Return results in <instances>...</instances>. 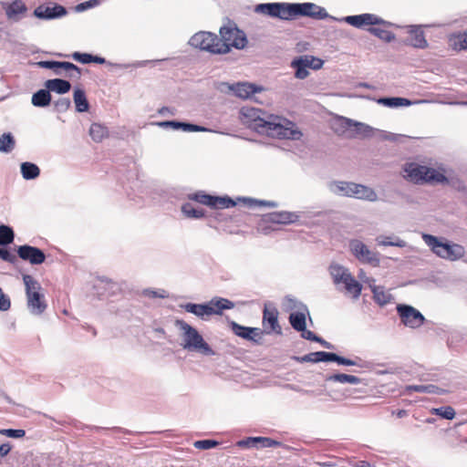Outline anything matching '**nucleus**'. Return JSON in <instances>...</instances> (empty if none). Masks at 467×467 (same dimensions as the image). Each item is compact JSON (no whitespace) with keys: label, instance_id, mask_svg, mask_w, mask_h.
I'll return each mask as SVG.
<instances>
[{"label":"nucleus","instance_id":"1","mask_svg":"<svg viewBox=\"0 0 467 467\" xmlns=\"http://www.w3.org/2000/svg\"><path fill=\"white\" fill-rule=\"evenodd\" d=\"M317 6L311 3L304 4H287V3H269L260 4L255 6V12L261 13L272 17L281 19H294L302 16L314 15V9Z\"/></svg>","mask_w":467,"mask_h":467},{"label":"nucleus","instance_id":"2","mask_svg":"<svg viewBox=\"0 0 467 467\" xmlns=\"http://www.w3.org/2000/svg\"><path fill=\"white\" fill-rule=\"evenodd\" d=\"M403 171L404 177L414 183L443 184L449 182L442 172L415 162L406 163Z\"/></svg>","mask_w":467,"mask_h":467},{"label":"nucleus","instance_id":"3","mask_svg":"<svg viewBox=\"0 0 467 467\" xmlns=\"http://www.w3.org/2000/svg\"><path fill=\"white\" fill-rule=\"evenodd\" d=\"M262 135L277 139L296 140L301 136V132L292 121L279 116L269 115L265 123V128L262 130Z\"/></svg>","mask_w":467,"mask_h":467},{"label":"nucleus","instance_id":"4","mask_svg":"<svg viewBox=\"0 0 467 467\" xmlns=\"http://www.w3.org/2000/svg\"><path fill=\"white\" fill-rule=\"evenodd\" d=\"M182 307L185 311L206 320L213 315H222L223 310L234 308V304L229 299L219 297L212 299L207 304L187 303Z\"/></svg>","mask_w":467,"mask_h":467},{"label":"nucleus","instance_id":"5","mask_svg":"<svg viewBox=\"0 0 467 467\" xmlns=\"http://www.w3.org/2000/svg\"><path fill=\"white\" fill-rule=\"evenodd\" d=\"M176 326L183 332V348L189 350H194L205 355L213 353L212 348L204 341L196 328L192 327L183 320H177Z\"/></svg>","mask_w":467,"mask_h":467},{"label":"nucleus","instance_id":"6","mask_svg":"<svg viewBox=\"0 0 467 467\" xmlns=\"http://www.w3.org/2000/svg\"><path fill=\"white\" fill-rule=\"evenodd\" d=\"M189 44L200 50L207 51L211 54H227V47L220 42V38L217 35L200 31L194 34L189 41Z\"/></svg>","mask_w":467,"mask_h":467},{"label":"nucleus","instance_id":"7","mask_svg":"<svg viewBox=\"0 0 467 467\" xmlns=\"http://www.w3.org/2000/svg\"><path fill=\"white\" fill-rule=\"evenodd\" d=\"M23 281L26 285L27 306L29 310L35 315H41L46 310L47 304L44 295L40 293V285L29 275H24Z\"/></svg>","mask_w":467,"mask_h":467},{"label":"nucleus","instance_id":"8","mask_svg":"<svg viewBox=\"0 0 467 467\" xmlns=\"http://www.w3.org/2000/svg\"><path fill=\"white\" fill-rule=\"evenodd\" d=\"M265 112L252 107H243L240 110V119L244 125L262 134L267 120Z\"/></svg>","mask_w":467,"mask_h":467},{"label":"nucleus","instance_id":"9","mask_svg":"<svg viewBox=\"0 0 467 467\" xmlns=\"http://www.w3.org/2000/svg\"><path fill=\"white\" fill-rule=\"evenodd\" d=\"M220 42L227 47L228 53L232 47L243 49L247 45L245 34L236 26H223L220 28Z\"/></svg>","mask_w":467,"mask_h":467},{"label":"nucleus","instance_id":"10","mask_svg":"<svg viewBox=\"0 0 467 467\" xmlns=\"http://www.w3.org/2000/svg\"><path fill=\"white\" fill-rule=\"evenodd\" d=\"M330 127L339 136L353 138L362 133L364 125L345 117H335L330 120Z\"/></svg>","mask_w":467,"mask_h":467},{"label":"nucleus","instance_id":"11","mask_svg":"<svg viewBox=\"0 0 467 467\" xmlns=\"http://www.w3.org/2000/svg\"><path fill=\"white\" fill-rule=\"evenodd\" d=\"M279 312L273 304H265L263 310V335L282 334V327L278 321Z\"/></svg>","mask_w":467,"mask_h":467},{"label":"nucleus","instance_id":"12","mask_svg":"<svg viewBox=\"0 0 467 467\" xmlns=\"http://www.w3.org/2000/svg\"><path fill=\"white\" fill-rule=\"evenodd\" d=\"M190 199L214 209L230 208L235 206L236 204V202L230 197L213 196L205 193L204 192H197L193 194H191Z\"/></svg>","mask_w":467,"mask_h":467},{"label":"nucleus","instance_id":"13","mask_svg":"<svg viewBox=\"0 0 467 467\" xmlns=\"http://www.w3.org/2000/svg\"><path fill=\"white\" fill-rule=\"evenodd\" d=\"M338 190L343 192L344 195L349 197H355L358 199H364L368 201H375L377 194L375 192L364 185L357 184L354 182H340L337 186Z\"/></svg>","mask_w":467,"mask_h":467},{"label":"nucleus","instance_id":"14","mask_svg":"<svg viewBox=\"0 0 467 467\" xmlns=\"http://www.w3.org/2000/svg\"><path fill=\"white\" fill-rule=\"evenodd\" d=\"M349 248L354 256L360 262L378 265L379 258L378 254L370 251L368 246L359 240H352L349 243Z\"/></svg>","mask_w":467,"mask_h":467},{"label":"nucleus","instance_id":"15","mask_svg":"<svg viewBox=\"0 0 467 467\" xmlns=\"http://www.w3.org/2000/svg\"><path fill=\"white\" fill-rule=\"evenodd\" d=\"M397 311L400 315L401 322L407 327L417 328L424 323V317L413 306L399 305L397 306Z\"/></svg>","mask_w":467,"mask_h":467},{"label":"nucleus","instance_id":"16","mask_svg":"<svg viewBox=\"0 0 467 467\" xmlns=\"http://www.w3.org/2000/svg\"><path fill=\"white\" fill-rule=\"evenodd\" d=\"M291 66L296 69V77L303 79L308 75L307 68L317 69L321 67V59L311 56H303L293 60Z\"/></svg>","mask_w":467,"mask_h":467},{"label":"nucleus","instance_id":"17","mask_svg":"<svg viewBox=\"0 0 467 467\" xmlns=\"http://www.w3.org/2000/svg\"><path fill=\"white\" fill-rule=\"evenodd\" d=\"M230 327L236 336L255 344H261L263 337V331L261 328L244 327L234 321L230 323Z\"/></svg>","mask_w":467,"mask_h":467},{"label":"nucleus","instance_id":"18","mask_svg":"<svg viewBox=\"0 0 467 467\" xmlns=\"http://www.w3.org/2000/svg\"><path fill=\"white\" fill-rule=\"evenodd\" d=\"M18 256L32 265H40L45 262L46 255L42 250L37 247L24 244L17 249Z\"/></svg>","mask_w":467,"mask_h":467},{"label":"nucleus","instance_id":"19","mask_svg":"<svg viewBox=\"0 0 467 467\" xmlns=\"http://www.w3.org/2000/svg\"><path fill=\"white\" fill-rule=\"evenodd\" d=\"M37 65L43 68L54 69L56 74H60L59 69H64L68 72L69 77H80V69L78 67L71 62L60 61H39Z\"/></svg>","mask_w":467,"mask_h":467},{"label":"nucleus","instance_id":"20","mask_svg":"<svg viewBox=\"0 0 467 467\" xmlns=\"http://www.w3.org/2000/svg\"><path fill=\"white\" fill-rule=\"evenodd\" d=\"M66 14V8L57 4L52 6L41 5L34 10V16L40 19H54Z\"/></svg>","mask_w":467,"mask_h":467},{"label":"nucleus","instance_id":"21","mask_svg":"<svg viewBox=\"0 0 467 467\" xmlns=\"http://www.w3.org/2000/svg\"><path fill=\"white\" fill-rule=\"evenodd\" d=\"M3 9L9 20L18 21L26 13L27 7L22 0H14L11 3H3Z\"/></svg>","mask_w":467,"mask_h":467},{"label":"nucleus","instance_id":"22","mask_svg":"<svg viewBox=\"0 0 467 467\" xmlns=\"http://www.w3.org/2000/svg\"><path fill=\"white\" fill-rule=\"evenodd\" d=\"M345 21L352 26L361 28L365 26H375L379 25L381 20L375 15L372 14H362L358 16H348L345 18Z\"/></svg>","mask_w":467,"mask_h":467},{"label":"nucleus","instance_id":"23","mask_svg":"<svg viewBox=\"0 0 467 467\" xmlns=\"http://www.w3.org/2000/svg\"><path fill=\"white\" fill-rule=\"evenodd\" d=\"M298 220V215L290 212H275L265 215V221L273 224H290Z\"/></svg>","mask_w":467,"mask_h":467},{"label":"nucleus","instance_id":"24","mask_svg":"<svg viewBox=\"0 0 467 467\" xmlns=\"http://www.w3.org/2000/svg\"><path fill=\"white\" fill-rule=\"evenodd\" d=\"M422 238L436 255L446 259L448 254V243H443L431 234H423Z\"/></svg>","mask_w":467,"mask_h":467},{"label":"nucleus","instance_id":"25","mask_svg":"<svg viewBox=\"0 0 467 467\" xmlns=\"http://www.w3.org/2000/svg\"><path fill=\"white\" fill-rule=\"evenodd\" d=\"M340 285H342L346 292L351 295L354 298L359 297L362 285L348 271L340 279Z\"/></svg>","mask_w":467,"mask_h":467},{"label":"nucleus","instance_id":"26","mask_svg":"<svg viewBox=\"0 0 467 467\" xmlns=\"http://www.w3.org/2000/svg\"><path fill=\"white\" fill-rule=\"evenodd\" d=\"M448 45L456 52L467 50V32L460 31L449 35Z\"/></svg>","mask_w":467,"mask_h":467},{"label":"nucleus","instance_id":"27","mask_svg":"<svg viewBox=\"0 0 467 467\" xmlns=\"http://www.w3.org/2000/svg\"><path fill=\"white\" fill-rule=\"evenodd\" d=\"M278 442L265 437H253L238 441L240 447H261L267 448L277 445Z\"/></svg>","mask_w":467,"mask_h":467},{"label":"nucleus","instance_id":"28","mask_svg":"<svg viewBox=\"0 0 467 467\" xmlns=\"http://www.w3.org/2000/svg\"><path fill=\"white\" fill-rule=\"evenodd\" d=\"M231 89L234 92V94L242 99H247L251 95L261 90L260 88L256 87L254 84H250L247 82L244 83H237L232 86Z\"/></svg>","mask_w":467,"mask_h":467},{"label":"nucleus","instance_id":"29","mask_svg":"<svg viewBox=\"0 0 467 467\" xmlns=\"http://www.w3.org/2000/svg\"><path fill=\"white\" fill-rule=\"evenodd\" d=\"M45 86L49 91H54L58 94H65L68 92L71 88L68 81L60 78L49 79L46 82Z\"/></svg>","mask_w":467,"mask_h":467},{"label":"nucleus","instance_id":"30","mask_svg":"<svg viewBox=\"0 0 467 467\" xmlns=\"http://www.w3.org/2000/svg\"><path fill=\"white\" fill-rule=\"evenodd\" d=\"M369 287L371 288V291L373 293L374 300L380 306L387 305L391 301V294L389 291L385 290L383 286H378L375 285L374 284H370Z\"/></svg>","mask_w":467,"mask_h":467},{"label":"nucleus","instance_id":"31","mask_svg":"<svg viewBox=\"0 0 467 467\" xmlns=\"http://www.w3.org/2000/svg\"><path fill=\"white\" fill-rule=\"evenodd\" d=\"M76 109L78 112H86L88 110L89 105L86 98L84 90L77 88L74 90L73 95Z\"/></svg>","mask_w":467,"mask_h":467},{"label":"nucleus","instance_id":"32","mask_svg":"<svg viewBox=\"0 0 467 467\" xmlns=\"http://www.w3.org/2000/svg\"><path fill=\"white\" fill-rule=\"evenodd\" d=\"M50 101L51 95L48 89H40L32 96V104L36 107H47Z\"/></svg>","mask_w":467,"mask_h":467},{"label":"nucleus","instance_id":"33","mask_svg":"<svg viewBox=\"0 0 467 467\" xmlns=\"http://www.w3.org/2000/svg\"><path fill=\"white\" fill-rule=\"evenodd\" d=\"M89 135L92 140L96 142L102 141L105 138L108 137L109 131L108 129L99 123L91 124L89 128Z\"/></svg>","mask_w":467,"mask_h":467},{"label":"nucleus","instance_id":"34","mask_svg":"<svg viewBox=\"0 0 467 467\" xmlns=\"http://www.w3.org/2000/svg\"><path fill=\"white\" fill-rule=\"evenodd\" d=\"M21 172L26 180H32L38 177L40 173L39 168L31 162H24L21 164Z\"/></svg>","mask_w":467,"mask_h":467},{"label":"nucleus","instance_id":"35","mask_svg":"<svg viewBox=\"0 0 467 467\" xmlns=\"http://www.w3.org/2000/svg\"><path fill=\"white\" fill-rule=\"evenodd\" d=\"M337 362L339 365L344 366H355L357 363L349 358L340 357L335 353L324 352L323 351V362Z\"/></svg>","mask_w":467,"mask_h":467},{"label":"nucleus","instance_id":"36","mask_svg":"<svg viewBox=\"0 0 467 467\" xmlns=\"http://www.w3.org/2000/svg\"><path fill=\"white\" fill-rule=\"evenodd\" d=\"M378 102L389 108L410 106L411 104L410 100L403 98H381Z\"/></svg>","mask_w":467,"mask_h":467},{"label":"nucleus","instance_id":"37","mask_svg":"<svg viewBox=\"0 0 467 467\" xmlns=\"http://www.w3.org/2000/svg\"><path fill=\"white\" fill-rule=\"evenodd\" d=\"M289 322L296 330H303L306 327V315L303 312H293L289 316Z\"/></svg>","mask_w":467,"mask_h":467},{"label":"nucleus","instance_id":"38","mask_svg":"<svg viewBox=\"0 0 467 467\" xmlns=\"http://www.w3.org/2000/svg\"><path fill=\"white\" fill-rule=\"evenodd\" d=\"M410 43L413 47L418 48H425L428 46L427 40L425 39L424 33L420 30L410 31Z\"/></svg>","mask_w":467,"mask_h":467},{"label":"nucleus","instance_id":"39","mask_svg":"<svg viewBox=\"0 0 467 467\" xmlns=\"http://www.w3.org/2000/svg\"><path fill=\"white\" fill-rule=\"evenodd\" d=\"M327 380L337 381L340 383H349V384H358L360 382V379L348 374H334L327 377Z\"/></svg>","mask_w":467,"mask_h":467},{"label":"nucleus","instance_id":"40","mask_svg":"<svg viewBox=\"0 0 467 467\" xmlns=\"http://www.w3.org/2000/svg\"><path fill=\"white\" fill-rule=\"evenodd\" d=\"M15 234L11 227L0 225V244L7 245L14 242Z\"/></svg>","mask_w":467,"mask_h":467},{"label":"nucleus","instance_id":"41","mask_svg":"<svg viewBox=\"0 0 467 467\" xmlns=\"http://www.w3.org/2000/svg\"><path fill=\"white\" fill-rule=\"evenodd\" d=\"M464 255V248L463 246L458 244H449L448 243V254L446 259L454 261L462 258Z\"/></svg>","mask_w":467,"mask_h":467},{"label":"nucleus","instance_id":"42","mask_svg":"<svg viewBox=\"0 0 467 467\" xmlns=\"http://www.w3.org/2000/svg\"><path fill=\"white\" fill-rule=\"evenodd\" d=\"M15 140L11 133H4L0 137V151L10 152L15 148Z\"/></svg>","mask_w":467,"mask_h":467},{"label":"nucleus","instance_id":"43","mask_svg":"<svg viewBox=\"0 0 467 467\" xmlns=\"http://www.w3.org/2000/svg\"><path fill=\"white\" fill-rule=\"evenodd\" d=\"M348 270L339 265L334 264L329 267L330 275L336 285H340V279Z\"/></svg>","mask_w":467,"mask_h":467},{"label":"nucleus","instance_id":"44","mask_svg":"<svg viewBox=\"0 0 467 467\" xmlns=\"http://www.w3.org/2000/svg\"><path fill=\"white\" fill-rule=\"evenodd\" d=\"M182 213L190 218H202L204 216L202 209L194 208L191 203H185L182 207Z\"/></svg>","mask_w":467,"mask_h":467},{"label":"nucleus","instance_id":"45","mask_svg":"<svg viewBox=\"0 0 467 467\" xmlns=\"http://www.w3.org/2000/svg\"><path fill=\"white\" fill-rule=\"evenodd\" d=\"M432 414L441 416L446 420H452L455 417V410L451 406L441 407L432 410Z\"/></svg>","mask_w":467,"mask_h":467},{"label":"nucleus","instance_id":"46","mask_svg":"<svg viewBox=\"0 0 467 467\" xmlns=\"http://www.w3.org/2000/svg\"><path fill=\"white\" fill-rule=\"evenodd\" d=\"M275 225V224H273L270 222H265L264 216L258 223L257 231L263 234H268L271 232L277 230V228Z\"/></svg>","mask_w":467,"mask_h":467},{"label":"nucleus","instance_id":"47","mask_svg":"<svg viewBox=\"0 0 467 467\" xmlns=\"http://www.w3.org/2000/svg\"><path fill=\"white\" fill-rule=\"evenodd\" d=\"M219 445L214 440H200L193 442V446L199 450H209Z\"/></svg>","mask_w":467,"mask_h":467},{"label":"nucleus","instance_id":"48","mask_svg":"<svg viewBox=\"0 0 467 467\" xmlns=\"http://www.w3.org/2000/svg\"><path fill=\"white\" fill-rule=\"evenodd\" d=\"M369 31L372 34H374L375 36H379V38H381L387 42H390L391 40H393L395 38L394 35L391 32L387 31V30H383V29L377 28V27H372V28H369Z\"/></svg>","mask_w":467,"mask_h":467},{"label":"nucleus","instance_id":"49","mask_svg":"<svg viewBox=\"0 0 467 467\" xmlns=\"http://www.w3.org/2000/svg\"><path fill=\"white\" fill-rule=\"evenodd\" d=\"M299 362H319L321 361V351L310 353L301 358H295Z\"/></svg>","mask_w":467,"mask_h":467},{"label":"nucleus","instance_id":"50","mask_svg":"<svg viewBox=\"0 0 467 467\" xmlns=\"http://www.w3.org/2000/svg\"><path fill=\"white\" fill-rule=\"evenodd\" d=\"M0 433L11 438H22L26 435V431L24 430H13V429H5L0 430Z\"/></svg>","mask_w":467,"mask_h":467},{"label":"nucleus","instance_id":"51","mask_svg":"<svg viewBox=\"0 0 467 467\" xmlns=\"http://www.w3.org/2000/svg\"><path fill=\"white\" fill-rule=\"evenodd\" d=\"M380 244H382L384 245H391V246H398V247L405 246L404 241H402L399 238H395V240H392V238L389 236L383 237L382 241H380Z\"/></svg>","mask_w":467,"mask_h":467},{"label":"nucleus","instance_id":"52","mask_svg":"<svg viewBox=\"0 0 467 467\" xmlns=\"http://www.w3.org/2000/svg\"><path fill=\"white\" fill-rule=\"evenodd\" d=\"M72 57L80 62V63H83V64H88V63H91V59H92V55L90 54H87V53H78V52H75L73 55H72Z\"/></svg>","mask_w":467,"mask_h":467},{"label":"nucleus","instance_id":"53","mask_svg":"<svg viewBox=\"0 0 467 467\" xmlns=\"http://www.w3.org/2000/svg\"><path fill=\"white\" fill-rule=\"evenodd\" d=\"M0 258L5 262L14 264L16 261V256L11 254L6 248L0 247Z\"/></svg>","mask_w":467,"mask_h":467},{"label":"nucleus","instance_id":"54","mask_svg":"<svg viewBox=\"0 0 467 467\" xmlns=\"http://www.w3.org/2000/svg\"><path fill=\"white\" fill-rule=\"evenodd\" d=\"M71 102L68 99H59L55 102V107L58 111H66L69 109Z\"/></svg>","mask_w":467,"mask_h":467},{"label":"nucleus","instance_id":"55","mask_svg":"<svg viewBox=\"0 0 467 467\" xmlns=\"http://www.w3.org/2000/svg\"><path fill=\"white\" fill-rule=\"evenodd\" d=\"M182 130L183 131H204V130H206V129L203 127H201V126H198L195 124L185 123V122H182Z\"/></svg>","mask_w":467,"mask_h":467},{"label":"nucleus","instance_id":"56","mask_svg":"<svg viewBox=\"0 0 467 467\" xmlns=\"http://www.w3.org/2000/svg\"><path fill=\"white\" fill-rule=\"evenodd\" d=\"M298 331L301 332V337L306 339L321 342V338L315 336L310 330H307L306 327H304L303 330H298Z\"/></svg>","mask_w":467,"mask_h":467},{"label":"nucleus","instance_id":"57","mask_svg":"<svg viewBox=\"0 0 467 467\" xmlns=\"http://www.w3.org/2000/svg\"><path fill=\"white\" fill-rule=\"evenodd\" d=\"M160 125L161 127H171L172 128L173 130H179V129H182V122H179V121H174V120H171V121H163V122H161Z\"/></svg>","mask_w":467,"mask_h":467},{"label":"nucleus","instance_id":"58","mask_svg":"<svg viewBox=\"0 0 467 467\" xmlns=\"http://www.w3.org/2000/svg\"><path fill=\"white\" fill-rule=\"evenodd\" d=\"M425 385H409L406 387V391L408 392H412V391H415V392H420V393H425Z\"/></svg>","mask_w":467,"mask_h":467},{"label":"nucleus","instance_id":"59","mask_svg":"<svg viewBox=\"0 0 467 467\" xmlns=\"http://www.w3.org/2000/svg\"><path fill=\"white\" fill-rule=\"evenodd\" d=\"M425 389H426L425 393H432V394H442L443 393V390L441 389H440L439 387L432 385V384L425 385Z\"/></svg>","mask_w":467,"mask_h":467},{"label":"nucleus","instance_id":"60","mask_svg":"<svg viewBox=\"0 0 467 467\" xmlns=\"http://www.w3.org/2000/svg\"><path fill=\"white\" fill-rule=\"evenodd\" d=\"M11 448L12 447L9 443H3L2 445H0V456H6L10 452Z\"/></svg>","mask_w":467,"mask_h":467},{"label":"nucleus","instance_id":"61","mask_svg":"<svg viewBox=\"0 0 467 467\" xmlns=\"http://www.w3.org/2000/svg\"><path fill=\"white\" fill-rule=\"evenodd\" d=\"M358 278H359L361 281H363V282H365V283H368V285H369L370 284H374V282H375V280H374V279H372V278H368V277L366 276L365 272H364L362 269L359 271V273H358Z\"/></svg>","mask_w":467,"mask_h":467},{"label":"nucleus","instance_id":"62","mask_svg":"<svg viewBox=\"0 0 467 467\" xmlns=\"http://www.w3.org/2000/svg\"><path fill=\"white\" fill-rule=\"evenodd\" d=\"M91 62H94L97 64H104V63H106V59L101 57L92 56Z\"/></svg>","mask_w":467,"mask_h":467},{"label":"nucleus","instance_id":"63","mask_svg":"<svg viewBox=\"0 0 467 467\" xmlns=\"http://www.w3.org/2000/svg\"><path fill=\"white\" fill-rule=\"evenodd\" d=\"M398 418H403L407 415V411L405 410H400L396 412Z\"/></svg>","mask_w":467,"mask_h":467},{"label":"nucleus","instance_id":"64","mask_svg":"<svg viewBox=\"0 0 467 467\" xmlns=\"http://www.w3.org/2000/svg\"><path fill=\"white\" fill-rule=\"evenodd\" d=\"M331 465H333V463L330 461H327V462L323 461V466H331Z\"/></svg>","mask_w":467,"mask_h":467}]
</instances>
